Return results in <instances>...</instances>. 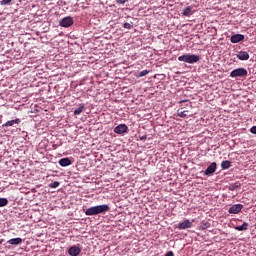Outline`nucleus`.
<instances>
[{
  "label": "nucleus",
  "instance_id": "1",
  "mask_svg": "<svg viewBox=\"0 0 256 256\" xmlns=\"http://www.w3.org/2000/svg\"><path fill=\"white\" fill-rule=\"evenodd\" d=\"M111 208L107 204H102L98 206H92L85 211V215L88 217H93L94 215H101L107 213Z\"/></svg>",
  "mask_w": 256,
  "mask_h": 256
},
{
  "label": "nucleus",
  "instance_id": "2",
  "mask_svg": "<svg viewBox=\"0 0 256 256\" xmlns=\"http://www.w3.org/2000/svg\"><path fill=\"white\" fill-rule=\"evenodd\" d=\"M200 59H201V57L196 54H184V55L178 57V61H181L183 63H189L190 65L199 63Z\"/></svg>",
  "mask_w": 256,
  "mask_h": 256
},
{
  "label": "nucleus",
  "instance_id": "3",
  "mask_svg": "<svg viewBox=\"0 0 256 256\" xmlns=\"http://www.w3.org/2000/svg\"><path fill=\"white\" fill-rule=\"evenodd\" d=\"M247 73V69L245 68H236L231 71L230 77H232V79H235L237 77H247Z\"/></svg>",
  "mask_w": 256,
  "mask_h": 256
},
{
  "label": "nucleus",
  "instance_id": "4",
  "mask_svg": "<svg viewBox=\"0 0 256 256\" xmlns=\"http://www.w3.org/2000/svg\"><path fill=\"white\" fill-rule=\"evenodd\" d=\"M215 171H217V162H212L203 172V175L205 177H211L215 174Z\"/></svg>",
  "mask_w": 256,
  "mask_h": 256
},
{
  "label": "nucleus",
  "instance_id": "5",
  "mask_svg": "<svg viewBox=\"0 0 256 256\" xmlns=\"http://www.w3.org/2000/svg\"><path fill=\"white\" fill-rule=\"evenodd\" d=\"M191 227H193V222H191L189 219H186L183 222L178 223L177 229L182 231L185 229H191Z\"/></svg>",
  "mask_w": 256,
  "mask_h": 256
},
{
  "label": "nucleus",
  "instance_id": "6",
  "mask_svg": "<svg viewBox=\"0 0 256 256\" xmlns=\"http://www.w3.org/2000/svg\"><path fill=\"white\" fill-rule=\"evenodd\" d=\"M129 131V127L125 124H120L114 128V133L117 135H123L124 133H127Z\"/></svg>",
  "mask_w": 256,
  "mask_h": 256
},
{
  "label": "nucleus",
  "instance_id": "7",
  "mask_svg": "<svg viewBox=\"0 0 256 256\" xmlns=\"http://www.w3.org/2000/svg\"><path fill=\"white\" fill-rule=\"evenodd\" d=\"M73 23H74L73 17L67 16L60 21V27H65V28L71 27Z\"/></svg>",
  "mask_w": 256,
  "mask_h": 256
},
{
  "label": "nucleus",
  "instance_id": "8",
  "mask_svg": "<svg viewBox=\"0 0 256 256\" xmlns=\"http://www.w3.org/2000/svg\"><path fill=\"white\" fill-rule=\"evenodd\" d=\"M242 209H243L242 204H234L232 207L229 208L228 213L237 215L238 213H241Z\"/></svg>",
  "mask_w": 256,
  "mask_h": 256
},
{
  "label": "nucleus",
  "instance_id": "9",
  "mask_svg": "<svg viewBox=\"0 0 256 256\" xmlns=\"http://www.w3.org/2000/svg\"><path fill=\"white\" fill-rule=\"evenodd\" d=\"M244 40H245V35L243 34H234L230 38L231 43H241V41H244Z\"/></svg>",
  "mask_w": 256,
  "mask_h": 256
},
{
  "label": "nucleus",
  "instance_id": "10",
  "mask_svg": "<svg viewBox=\"0 0 256 256\" xmlns=\"http://www.w3.org/2000/svg\"><path fill=\"white\" fill-rule=\"evenodd\" d=\"M68 254L71 256H78L81 254V248H79V246H71L68 250Z\"/></svg>",
  "mask_w": 256,
  "mask_h": 256
},
{
  "label": "nucleus",
  "instance_id": "11",
  "mask_svg": "<svg viewBox=\"0 0 256 256\" xmlns=\"http://www.w3.org/2000/svg\"><path fill=\"white\" fill-rule=\"evenodd\" d=\"M236 57L239 61H249V52L240 51L236 54Z\"/></svg>",
  "mask_w": 256,
  "mask_h": 256
},
{
  "label": "nucleus",
  "instance_id": "12",
  "mask_svg": "<svg viewBox=\"0 0 256 256\" xmlns=\"http://www.w3.org/2000/svg\"><path fill=\"white\" fill-rule=\"evenodd\" d=\"M58 163L60 167H69V165L73 164L70 158H61Z\"/></svg>",
  "mask_w": 256,
  "mask_h": 256
},
{
  "label": "nucleus",
  "instance_id": "13",
  "mask_svg": "<svg viewBox=\"0 0 256 256\" xmlns=\"http://www.w3.org/2000/svg\"><path fill=\"white\" fill-rule=\"evenodd\" d=\"M21 123V119L17 118L15 120H9L2 125V127H13V125H19Z\"/></svg>",
  "mask_w": 256,
  "mask_h": 256
},
{
  "label": "nucleus",
  "instance_id": "14",
  "mask_svg": "<svg viewBox=\"0 0 256 256\" xmlns=\"http://www.w3.org/2000/svg\"><path fill=\"white\" fill-rule=\"evenodd\" d=\"M184 17H191L193 15V6H188L182 10Z\"/></svg>",
  "mask_w": 256,
  "mask_h": 256
},
{
  "label": "nucleus",
  "instance_id": "15",
  "mask_svg": "<svg viewBox=\"0 0 256 256\" xmlns=\"http://www.w3.org/2000/svg\"><path fill=\"white\" fill-rule=\"evenodd\" d=\"M23 243V239L21 238H12L7 241L8 245H21Z\"/></svg>",
  "mask_w": 256,
  "mask_h": 256
},
{
  "label": "nucleus",
  "instance_id": "16",
  "mask_svg": "<svg viewBox=\"0 0 256 256\" xmlns=\"http://www.w3.org/2000/svg\"><path fill=\"white\" fill-rule=\"evenodd\" d=\"M234 229L236 231H247L249 229V223L244 222L241 226H235Z\"/></svg>",
  "mask_w": 256,
  "mask_h": 256
},
{
  "label": "nucleus",
  "instance_id": "17",
  "mask_svg": "<svg viewBox=\"0 0 256 256\" xmlns=\"http://www.w3.org/2000/svg\"><path fill=\"white\" fill-rule=\"evenodd\" d=\"M231 167V161L229 160H224L221 162V168L222 169H229Z\"/></svg>",
  "mask_w": 256,
  "mask_h": 256
},
{
  "label": "nucleus",
  "instance_id": "18",
  "mask_svg": "<svg viewBox=\"0 0 256 256\" xmlns=\"http://www.w3.org/2000/svg\"><path fill=\"white\" fill-rule=\"evenodd\" d=\"M83 109H85V105L80 104V107L74 110V115H81L83 113Z\"/></svg>",
  "mask_w": 256,
  "mask_h": 256
},
{
  "label": "nucleus",
  "instance_id": "19",
  "mask_svg": "<svg viewBox=\"0 0 256 256\" xmlns=\"http://www.w3.org/2000/svg\"><path fill=\"white\" fill-rule=\"evenodd\" d=\"M9 200L7 198H0V207H7Z\"/></svg>",
  "mask_w": 256,
  "mask_h": 256
},
{
  "label": "nucleus",
  "instance_id": "20",
  "mask_svg": "<svg viewBox=\"0 0 256 256\" xmlns=\"http://www.w3.org/2000/svg\"><path fill=\"white\" fill-rule=\"evenodd\" d=\"M60 183L55 181L49 184L50 189H57L59 187Z\"/></svg>",
  "mask_w": 256,
  "mask_h": 256
},
{
  "label": "nucleus",
  "instance_id": "21",
  "mask_svg": "<svg viewBox=\"0 0 256 256\" xmlns=\"http://www.w3.org/2000/svg\"><path fill=\"white\" fill-rule=\"evenodd\" d=\"M146 75H149V70H142L139 73L138 77H145Z\"/></svg>",
  "mask_w": 256,
  "mask_h": 256
},
{
  "label": "nucleus",
  "instance_id": "22",
  "mask_svg": "<svg viewBox=\"0 0 256 256\" xmlns=\"http://www.w3.org/2000/svg\"><path fill=\"white\" fill-rule=\"evenodd\" d=\"M178 117H182V118L187 117V111L178 110Z\"/></svg>",
  "mask_w": 256,
  "mask_h": 256
},
{
  "label": "nucleus",
  "instance_id": "23",
  "mask_svg": "<svg viewBox=\"0 0 256 256\" xmlns=\"http://www.w3.org/2000/svg\"><path fill=\"white\" fill-rule=\"evenodd\" d=\"M209 227H211V224L209 222H205L201 225L202 229H209Z\"/></svg>",
  "mask_w": 256,
  "mask_h": 256
},
{
  "label": "nucleus",
  "instance_id": "24",
  "mask_svg": "<svg viewBox=\"0 0 256 256\" xmlns=\"http://www.w3.org/2000/svg\"><path fill=\"white\" fill-rule=\"evenodd\" d=\"M124 29H133V24H130L129 22L124 23Z\"/></svg>",
  "mask_w": 256,
  "mask_h": 256
},
{
  "label": "nucleus",
  "instance_id": "25",
  "mask_svg": "<svg viewBox=\"0 0 256 256\" xmlns=\"http://www.w3.org/2000/svg\"><path fill=\"white\" fill-rule=\"evenodd\" d=\"M129 0H116V3H118V5H125Z\"/></svg>",
  "mask_w": 256,
  "mask_h": 256
},
{
  "label": "nucleus",
  "instance_id": "26",
  "mask_svg": "<svg viewBox=\"0 0 256 256\" xmlns=\"http://www.w3.org/2000/svg\"><path fill=\"white\" fill-rule=\"evenodd\" d=\"M11 1H13V0H2L0 2V5H9V3H11Z\"/></svg>",
  "mask_w": 256,
  "mask_h": 256
},
{
  "label": "nucleus",
  "instance_id": "27",
  "mask_svg": "<svg viewBox=\"0 0 256 256\" xmlns=\"http://www.w3.org/2000/svg\"><path fill=\"white\" fill-rule=\"evenodd\" d=\"M235 189H239V184H234L230 187V191H235Z\"/></svg>",
  "mask_w": 256,
  "mask_h": 256
},
{
  "label": "nucleus",
  "instance_id": "28",
  "mask_svg": "<svg viewBox=\"0 0 256 256\" xmlns=\"http://www.w3.org/2000/svg\"><path fill=\"white\" fill-rule=\"evenodd\" d=\"M250 133H252L253 135H256V126H253L250 128Z\"/></svg>",
  "mask_w": 256,
  "mask_h": 256
},
{
  "label": "nucleus",
  "instance_id": "29",
  "mask_svg": "<svg viewBox=\"0 0 256 256\" xmlns=\"http://www.w3.org/2000/svg\"><path fill=\"white\" fill-rule=\"evenodd\" d=\"M140 141H147V135L140 136Z\"/></svg>",
  "mask_w": 256,
  "mask_h": 256
}]
</instances>
